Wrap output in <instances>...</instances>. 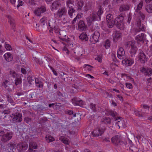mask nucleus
<instances>
[{"instance_id":"1","label":"nucleus","mask_w":152,"mask_h":152,"mask_svg":"<svg viewBox=\"0 0 152 152\" xmlns=\"http://www.w3.org/2000/svg\"><path fill=\"white\" fill-rule=\"evenodd\" d=\"M124 16L120 15L115 20L114 23L116 26L120 29H123L124 28V24L123 22Z\"/></svg>"},{"instance_id":"2","label":"nucleus","mask_w":152,"mask_h":152,"mask_svg":"<svg viewBox=\"0 0 152 152\" xmlns=\"http://www.w3.org/2000/svg\"><path fill=\"white\" fill-rule=\"evenodd\" d=\"M96 14V12H92L90 15L86 18L87 21L89 25H91L93 22L101 20H99V19Z\"/></svg>"},{"instance_id":"3","label":"nucleus","mask_w":152,"mask_h":152,"mask_svg":"<svg viewBox=\"0 0 152 152\" xmlns=\"http://www.w3.org/2000/svg\"><path fill=\"white\" fill-rule=\"evenodd\" d=\"M106 130V128L103 127V128L100 127L94 130L92 132V135L93 136L98 137L101 136Z\"/></svg>"},{"instance_id":"4","label":"nucleus","mask_w":152,"mask_h":152,"mask_svg":"<svg viewBox=\"0 0 152 152\" xmlns=\"http://www.w3.org/2000/svg\"><path fill=\"white\" fill-rule=\"evenodd\" d=\"M100 34L98 31H95L90 38V40L93 44H95L99 41Z\"/></svg>"},{"instance_id":"5","label":"nucleus","mask_w":152,"mask_h":152,"mask_svg":"<svg viewBox=\"0 0 152 152\" xmlns=\"http://www.w3.org/2000/svg\"><path fill=\"white\" fill-rule=\"evenodd\" d=\"M111 140L112 143L116 145H122L124 144L119 135L115 136L111 139Z\"/></svg>"},{"instance_id":"6","label":"nucleus","mask_w":152,"mask_h":152,"mask_svg":"<svg viewBox=\"0 0 152 152\" xmlns=\"http://www.w3.org/2000/svg\"><path fill=\"white\" fill-rule=\"evenodd\" d=\"M46 11V7L44 6H42L40 7L36 8L34 13L37 16H40L41 14Z\"/></svg>"},{"instance_id":"7","label":"nucleus","mask_w":152,"mask_h":152,"mask_svg":"<svg viewBox=\"0 0 152 152\" xmlns=\"http://www.w3.org/2000/svg\"><path fill=\"white\" fill-rule=\"evenodd\" d=\"M146 35L143 33L139 34L136 36L135 39L138 43L140 42L143 43L146 39Z\"/></svg>"},{"instance_id":"8","label":"nucleus","mask_w":152,"mask_h":152,"mask_svg":"<svg viewBox=\"0 0 152 152\" xmlns=\"http://www.w3.org/2000/svg\"><path fill=\"white\" fill-rule=\"evenodd\" d=\"M61 5V4L59 0H56L54 1L52 4L50 9L52 11L56 10Z\"/></svg>"},{"instance_id":"9","label":"nucleus","mask_w":152,"mask_h":152,"mask_svg":"<svg viewBox=\"0 0 152 152\" xmlns=\"http://www.w3.org/2000/svg\"><path fill=\"white\" fill-rule=\"evenodd\" d=\"M12 115L14 117L12 120L15 123L20 122L22 120V115L20 113H17Z\"/></svg>"},{"instance_id":"10","label":"nucleus","mask_w":152,"mask_h":152,"mask_svg":"<svg viewBox=\"0 0 152 152\" xmlns=\"http://www.w3.org/2000/svg\"><path fill=\"white\" fill-rule=\"evenodd\" d=\"M18 150L19 152H23L28 148V145L26 143H20L17 145Z\"/></svg>"},{"instance_id":"11","label":"nucleus","mask_w":152,"mask_h":152,"mask_svg":"<svg viewBox=\"0 0 152 152\" xmlns=\"http://www.w3.org/2000/svg\"><path fill=\"white\" fill-rule=\"evenodd\" d=\"M12 136V132H8L2 136L1 140L4 142H6L10 140Z\"/></svg>"},{"instance_id":"12","label":"nucleus","mask_w":152,"mask_h":152,"mask_svg":"<svg viewBox=\"0 0 152 152\" xmlns=\"http://www.w3.org/2000/svg\"><path fill=\"white\" fill-rule=\"evenodd\" d=\"M66 12L67 11L65 7H63L58 10L57 13V15L59 18H61L63 16L66 15Z\"/></svg>"},{"instance_id":"13","label":"nucleus","mask_w":152,"mask_h":152,"mask_svg":"<svg viewBox=\"0 0 152 152\" xmlns=\"http://www.w3.org/2000/svg\"><path fill=\"white\" fill-rule=\"evenodd\" d=\"M141 71L146 75L150 76L152 74V70L151 68H145L144 67H142Z\"/></svg>"},{"instance_id":"14","label":"nucleus","mask_w":152,"mask_h":152,"mask_svg":"<svg viewBox=\"0 0 152 152\" xmlns=\"http://www.w3.org/2000/svg\"><path fill=\"white\" fill-rule=\"evenodd\" d=\"M37 145L36 142H31L29 143L28 151L29 152H34L35 151H33V149H37Z\"/></svg>"},{"instance_id":"15","label":"nucleus","mask_w":152,"mask_h":152,"mask_svg":"<svg viewBox=\"0 0 152 152\" xmlns=\"http://www.w3.org/2000/svg\"><path fill=\"white\" fill-rule=\"evenodd\" d=\"M125 54L123 48H119L117 53L118 57L120 59H122L124 57Z\"/></svg>"},{"instance_id":"16","label":"nucleus","mask_w":152,"mask_h":152,"mask_svg":"<svg viewBox=\"0 0 152 152\" xmlns=\"http://www.w3.org/2000/svg\"><path fill=\"white\" fill-rule=\"evenodd\" d=\"M138 58L142 63H145L147 61L146 56L145 54L143 52H141L139 53Z\"/></svg>"},{"instance_id":"17","label":"nucleus","mask_w":152,"mask_h":152,"mask_svg":"<svg viewBox=\"0 0 152 152\" xmlns=\"http://www.w3.org/2000/svg\"><path fill=\"white\" fill-rule=\"evenodd\" d=\"M87 26L83 21H80L78 23V29L80 31H85L86 30Z\"/></svg>"},{"instance_id":"18","label":"nucleus","mask_w":152,"mask_h":152,"mask_svg":"<svg viewBox=\"0 0 152 152\" xmlns=\"http://www.w3.org/2000/svg\"><path fill=\"white\" fill-rule=\"evenodd\" d=\"M122 63L125 64L126 65L130 66L134 63V61L131 59L125 58L122 60Z\"/></svg>"},{"instance_id":"19","label":"nucleus","mask_w":152,"mask_h":152,"mask_svg":"<svg viewBox=\"0 0 152 152\" xmlns=\"http://www.w3.org/2000/svg\"><path fill=\"white\" fill-rule=\"evenodd\" d=\"M120 117H118L117 119L118 120L117 122V125L119 127V128L120 127L125 128L126 127V125L124 121L121 119H120Z\"/></svg>"},{"instance_id":"20","label":"nucleus","mask_w":152,"mask_h":152,"mask_svg":"<svg viewBox=\"0 0 152 152\" xmlns=\"http://www.w3.org/2000/svg\"><path fill=\"white\" fill-rule=\"evenodd\" d=\"M15 145L13 143H10L7 144V148L10 152H14L15 149Z\"/></svg>"},{"instance_id":"21","label":"nucleus","mask_w":152,"mask_h":152,"mask_svg":"<svg viewBox=\"0 0 152 152\" xmlns=\"http://www.w3.org/2000/svg\"><path fill=\"white\" fill-rule=\"evenodd\" d=\"M111 122V118L108 117H105L101 119V122L102 124H110Z\"/></svg>"},{"instance_id":"22","label":"nucleus","mask_w":152,"mask_h":152,"mask_svg":"<svg viewBox=\"0 0 152 152\" xmlns=\"http://www.w3.org/2000/svg\"><path fill=\"white\" fill-rule=\"evenodd\" d=\"M79 37L81 40L86 41L88 40V37L87 34L84 32L82 33L79 36Z\"/></svg>"},{"instance_id":"23","label":"nucleus","mask_w":152,"mask_h":152,"mask_svg":"<svg viewBox=\"0 0 152 152\" xmlns=\"http://www.w3.org/2000/svg\"><path fill=\"white\" fill-rule=\"evenodd\" d=\"M129 7L127 4H123L121 5L119 8L120 12H123L129 10Z\"/></svg>"},{"instance_id":"24","label":"nucleus","mask_w":152,"mask_h":152,"mask_svg":"<svg viewBox=\"0 0 152 152\" xmlns=\"http://www.w3.org/2000/svg\"><path fill=\"white\" fill-rule=\"evenodd\" d=\"M137 28L134 29V32L135 33H137L138 32L142 31H145V26L144 25L142 24L140 26L137 27Z\"/></svg>"},{"instance_id":"25","label":"nucleus","mask_w":152,"mask_h":152,"mask_svg":"<svg viewBox=\"0 0 152 152\" xmlns=\"http://www.w3.org/2000/svg\"><path fill=\"white\" fill-rule=\"evenodd\" d=\"M6 60L8 62L11 61L12 59V56L10 53H7L4 55Z\"/></svg>"},{"instance_id":"26","label":"nucleus","mask_w":152,"mask_h":152,"mask_svg":"<svg viewBox=\"0 0 152 152\" xmlns=\"http://www.w3.org/2000/svg\"><path fill=\"white\" fill-rule=\"evenodd\" d=\"M137 50V47L135 46L134 44L131 47L130 53L131 54V56H132L133 55H134L136 53Z\"/></svg>"},{"instance_id":"27","label":"nucleus","mask_w":152,"mask_h":152,"mask_svg":"<svg viewBox=\"0 0 152 152\" xmlns=\"http://www.w3.org/2000/svg\"><path fill=\"white\" fill-rule=\"evenodd\" d=\"M103 10L102 9V7L100 6L99 7L98 10L97 12H96V15L99 18V20H101V15L103 13Z\"/></svg>"},{"instance_id":"28","label":"nucleus","mask_w":152,"mask_h":152,"mask_svg":"<svg viewBox=\"0 0 152 152\" xmlns=\"http://www.w3.org/2000/svg\"><path fill=\"white\" fill-rule=\"evenodd\" d=\"M84 4V2L81 0H78L77 5L78 6V10H82V7Z\"/></svg>"},{"instance_id":"29","label":"nucleus","mask_w":152,"mask_h":152,"mask_svg":"<svg viewBox=\"0 0 152 152\" xmlns=\"http://www.w3.org/2000/svg\"><path fill=\"white\" fill-rule=\"evenodd\" d=\"M46 140L48 142H50L55 140V139L53 137L50 135H46L45 137Z\"/></svg>"},{"instance_id":"30","label":"nucleus","mask_w":152,"mask_h":152,"mask_svg":"<svg viewBox=\"0 0 152 152\" xmlns=\"http://www.w3.org/2000/svg\"><path fill=\"white\" fill-rule=\"evenodd\" d=\"M145 10L149 13H152V5L148 4L146 5L145 7Z\"/></svg>"},{"instance_id":"31","label":"nucleus","mask_w":152,"mask_h":152,"mask_svg":"<svg viewBox=\"0 0 152 152\" xmlns=\"http://www.w3.org/2000/svg\"><path fill=\"white\" fill-rule=\"evenodd\" d=\"M27 80L28 83L30 84H32L34 83V78L32 76H29L27 77Z\"/></svg>"},{"instance_id":"32","label":"nucleus","mask_w":152,"mask_h":152,"mask_svg":"<svg viewBox=\"0 0 152 152\" xmlns=\"http://www.w3.org/2000/svg\"><path fill=\"white\" fill-rule=\"evenodd\" d=\"M143 1H141L137 6V9L135 10V12H139V10L141 9L143 6Z\"/></svg>"},{"instance_id":"33","label":"nucleus","mask_w":152,"mask_h":152,"mask_svg":"<svg viewBox=\"0 0 152 152\" xmlns=\"http://www.w3.org/2000/svg\"><path fill=\"white\" fill-rule=\"evenodd\" d=\"M114 21H107V25L109 28H112L114 26Z\"/></svg>"},{"instance_id":"34","label":"nucleus","mask_w":152,"mask_h":152,"mask_svg":"<svg viewBox=\"0 0 152 152\" xmlns=\"http://www.w3.org/2000/svg\"><path fill=\"white\" fill-rule=\"evenodd\" d=\"M7 18L9 19V21H10V24L12 25V28L14 30V31H15V29L14 28V27H15V25L14 23H13V22L11 21L12 20V18L11 16H10L9 15H7Z\"/></svg>"},{"instance_id":"35","label":"nucleus","mask_w":152,"mask_h":152,"mask_svg":"<svg viewBox=\"0 0 152 152\" xmlns=\"http://www.w3.org/2000/svg\"><path fill=\"white\" fill-rule=\"evenodd\" d=\"M106 21H113V15L110 14L107 15L106 17Z\"/></svg>"},{"instance_id":"36","label":"nucleus","mask_w":152,"mask_h":152,"mask_svg":"<svg viewBox=\"0 0 152 152\" xmlns=\"http://www.w3.org/2000/svg\"><path fill=\"white\" fill-rule=\"evenodd\" d=\"M129 143L130 145H132V140H133L134 139V134H132L129 136V137L128 138Z\"/></svg>"},{"instance_id":"37","label":"nucleus","mask_w":152,"mask_h":152,"mask_svg":"<svg viewBox=\"0 0 152 152\" xmlns=\"http://www.w3.org/2000/svg\"><path fill=\"white\" fill-rule=\"evenodd\" d=\"M10 82L8 80H5L2 84V86L5 88H7L8 86V85H9Z\"/></svg>"},{"instance_id":"38","label":"nucleus","mask_w":152,"mask_h":152,"mask_svg":"<svg viewBox=\"0 0 152 152\" xmlns=\"http://www.w3.org/2000/svg\"><path fill=\"white\" fill-rule=\"evenodd\" d=\"M7 101L12 104L14 105V102L13 100L12 99L11 97L9 95H7Z\"/></svg>"},{"instance_id":"39","label":"nucleus","mask_w":152,"mask_h":152,"mask_svg":"<svg viewBox=\"0 0 152 152\" xmlns=\"http://www.w3.org/2000/svg\"><path fill=\"white\" fill-rule=\"evenodd\" d=\"M60 140H61L64 143L66 144H68V140L67 139L63 137H61L60 138Z\"/></svg>"},{"instance_id":"40","label":"nucleus","mask_w":152,"mask_h":152,"mask_svg":"<svg viewBox=\"0 0 152 152\" xmlns=\"http://www.w3.org/2000/svg\"><path fill=\"white\" fill-rule=\"evenodd\" d=\"M75 10L72 7H71V8L69 9L68 10V13L69 15L70 16L72 15L73 13L74 12Z\"/></svg>"},{"instance_id":"41","label":"nucleus","mask_w":152,"mask_h":152,"mask_svg":"<svg viewBox=\"0 0 152 152\" xmlns=\"http://www.w3.org/2000/svg\"><path fill=\"white\" fill-rule=\"evenodd\" d=\"M24 121L28 124H30L31 121V118L28 117H25L24 119Z\"/></svg>"},{"instance_id":"42","label":"nucleus","mask_w":152,"mask_h":152,"mask_svg":"<svg viewBox=\"0 0 152 152\" xmlns=\"http://www.w3.org/2000/svg\"><path fill=\"white\" fill-rule=\"evenodd\" d=\"M104 45L106 49L109 48L110 46V41L108 40H106Z\"/></svg>"},{"instance_id":"43","label":"nucleus","mask_w":152,"mask_h":152,"mask_svg":"<svg viewBox=\"0 0 152 152\" xmlns=\"http://www.w3.org/2000/svg\"><path fill=\"white\" fill-rule=\"evenodd\" d=\"M75 104L77 105L81 106L83 105L84 103L83 101L81 100L79 101L76 100V101Z\"/></svg>"},{"instance_id":"44","label":"nucleus","mask_w":152,"mask_h":152,"mask_svg":"<svg viewBox=\"0 0 152 152\" xmlns=\"http://www.w3.org/2000/svg\"><path fill=\"white\" fill-rule=\"evenodd\" d=\"M22 82V79L20 78H17L15 80V84L17 86L20 84Z\"/></svg>"},{"instance_id":"45","label":"nucleus","mask_w":152,"mask_h":152,"mask_svg":"<svg viewBox=\"0 0 152 152\" xmlns=\"http://www.w3.org/2000/svg\"><path fill=\"white\" fill-rule=\"evenodd\" d=\"M109 114L112 116L114 117L115 120H118L117 119L118 118L116 117L115 114L113 111H110L109 112Z\"/></svg>"},{"instance_id":"46","label":"nucleus","mask_w":152,"mask_h":152,"mask_svg":"<svg viewBox=\"0 0 152 152\" xmlns=\"http://www.w3.org/2000/svg\"><path fill=\"white\" fill-rule=\"evenodd\" d=\"M33 60L35 61L37 63H39V64H42L43 63V62L42 61L39 60L36 57L33 58Z\"/></svg>"},{"instance_id":"47","label":"nucleus","mask_w":152,"mask_h":152,"mask_svg":"<svg viewBox=\"0 0 152 152\" xmlns=\"http://www.w3.org/2000/svg\"><path fill=\"white\" fill-rule=\"evenodd\" d=\"M134 113L135 115L141 117V115H142L140 113V111H139L135 109L134 110Z\"/></svg>"},{"instance_id":"48","label":"nucleus","mask_w":152,"mask_h":152,"mask_svg":"<svg viewBox=\"0 0 152 152\" xmlns=\"http://www.w3.org/2000/svg\"><path fill=\"white\" fill-rule=\"evenodd\" d=\"M48 57H44L42 59V61L43 62V63L44 62V63L45 64H48Z\"/></svg>"},{"instance_id":"49","label":"nucleus","mask_w":152,"mask_h":152,"mask_svg":"<svg viewBox=\"0 0 152 152\" xmlns=\"http://www.w3.org/2000/svg\"><path fill=\"white\" fill-rule=\"evenodd\" d=\"M66 4L67 5V7H69V9L71 8V7H72V5H73L71 1L69 0H68L66 2Z\"/></svg>"},{"instance_id":"50","label":"nucleus","mask_w":152,"mask_h":152,"mask_svg":"<svg viewBox=\"0 0 152 152\" xmlns=\"http://www.w3.org/2000/svg\"><path fill=\"white\" fill-rule=\"evenodd\" d=\"M143 107L142 109L145 110V111H148L149 109V107L146 104H144L143 105Z\"/></svg>"},{"instance_id":"51","label":"nucleus","mask_w":152,"mask_h":152,"mask_svg":"<svg viewBox=\"0 0 152 152\" xmlns=\"http://www.w3.org/2000/svg\"><path fill=\"white\" fill-rule=\"evenodd\" d=\"M90 108L94 112L96 110L95 105L92 103H91L90 105Z\"/></svg>"},{"instance_id":"52","label":"nucleus","mask_w":152,"mask_h":152,"mask_svg":"<svg viewBox=\"0 0 152 152\" xmlns=\"http://www.w3.org/2000/svg\"><path fill=\"white\" fill-rule=\"evenodd\" d=\"M13 87L11 85L10 87H9L7 86V88H6L7 90L9 92H11L12 91V90L13 89Z\"/></svg>"},{"instance_id":"53","label":"nucleus","mask_w":152,"mask_h":152,"mask_svg":"<svg viewBox=\"0 0 152 152\" xmlns=\"http://www.w3.org/2000/svg\"><path fill=\"white\" fill-rule=\"evenodd\" d=\"M134 44L133 42L131 41H129L126 43L125 45L127 47H128L129 46L131 47L132 45H133Z\"/></svg>"},{"instance_id":"54","label":"nucleus","mask_w":152,"mask_h":152,"mask_svg":"<svg viewBox=\"0 0 152 152\" xmlns=\"http://www.w3.org/2000/svg\"><path fill=\"white\" fill-rule=\"evenodd\" d=\"M5 48L7 50H12V48L11 46L8 44H5Z\"/></svg>"},{"instance_id":"55","label":"nucleus","mask_w":152,"mask_h":152,"mask_svg":"<svg viewBox=\"0 0 152 152\" xmlns=\"http://www.w3.org/2000/svg\"><path fill=\"white\" fill-rule=\"evenodd\" d=\"M129 149L132 151L134 152H136L137 151V148L135 147H134L133 146H130L129 148Z\"/></svg>"},{"instance_id":"56","label":"nucleus","mask_w":152,"mask_h":152,"mask_svg":"<svg viewBox=\"0 0 152 152\" xmlns=\"http://www.w3.org/2000/svg\"><path fill=\"white\" fill-rule=\"evenodd\" d=\"M18 4L17 6V7H18L20 6L23 5V2L20 0H18Z\"/></svg>"},{"instance_id":"57","label":"nucleus","mask_w":152,"mask_h":152,"mask_svg":"<svg viewBox=\"0 0 152 152\" xmlns=\"http://www.w3.org/2000/svg\"><path fill=\"white\" fill-rule=\"evenodd\" d=\"M46 20V18L44 17H43L40 20V22L43 25H45V21Z\"/></svg>"},{"instance_id":"58","label":"nucleus","mask_w":152,"mask_h":152,"mask_svg":"<svg viewBox=\"0 0 152 152\" xmlns=\"http://www.w3.org/2000/svg\"><path fill=\"white\" fill-rule=\"evenodd\" d=\"M65 38H61V39L63 41H65L68 42L69 41V39L66 36H65Z\"/></svg>"},{"instance_id":"59","label":"nucleus","mask_w":152,"mask_h":152,"mask_svg":"<svg viewBox=\"0 0 152 152\" xmlns=\"http://www.w3.org/2000/svg\"><path fill=\"white\" fill-rule=\"evenodd\" d=\"M126 86L129 89H131L132 88V85L131 83H126Z\"/></svg>"},{"instance_id":"60","label":"nucleus","mask_w":152,"mask_h":152,"mask_svg":"<svg viewBox=\"0 0 152 152\" xmlns=\"http://www.w3.org/2000/svg\"><path fill=\"white\" fill-rule=\"evenodd\" d=\"M10 74L12 76H13L14 77H15L17 75V74L15 72L13 71H10Z\"/></svg>"},{"instance_id":"61","label":"nucleus","mask_w":152,"mask_h":152,"mask_svg":"<svg viewBox=\"0 0 152 152\" xmlns=\"http://www.w3.org/2000/svg\"><path fill=\"white\" fill-rule=\"evenodd\" d=\"M139 12V15L141 17L142 20H144L145 17V15L141 12Z\"/></svg>"},{"instance_id":"62","label":"nucleus","mask_w":152,"mask_h":152,"mask_svg":"<svg viewBox=\"0 0 152 152\" xmlns=\"http://www.w3.org/2000/svg\"><path fill=\"white\" fill-rule=\"evenodd\" d=\"M21 72L23 74H26L27 73V71H26V70L23 68H21Z\"/></svg>"},{"instance_id":"63","label":"nucleus","mask_w":152,"mask_h":152,"mask_svg":"<svg viewBox=\"0 0 152 152\" xmlns=\"http://www.w3.org/2000/svg\"><path fill=\"white\" fill-rule=\"evenodd\" d=\"M15 94L18 96H22L24 95V93L22 92H17Z\"/></svg>"},{"instance_id":"64","label":"nucleus","mask_w":152,"mask_h":152,"mask_svg":"<svg viewBox=\"0 0 152 152\" xmlns=\"http://www.w3.org/2000/svg\"><path fill=\"white\" fill-rule=\"evenodd\" d=\"M88 10V8L87 6V5H86L83 8H82V11H86Z\"/></svg>"}]
</instances>
